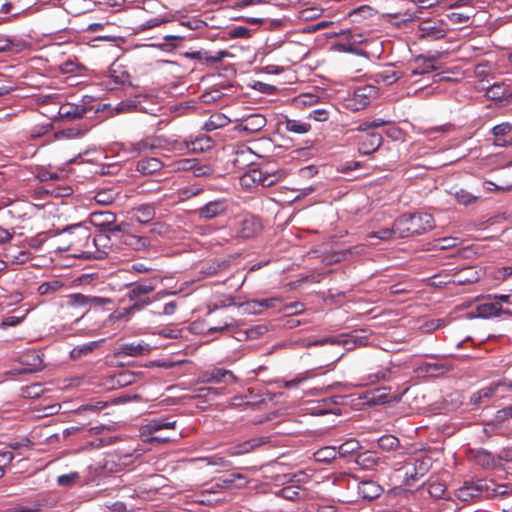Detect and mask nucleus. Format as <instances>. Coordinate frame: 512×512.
<instances>
[{
    "mask_svg": "<svg viewBox=\"0 0 512 512\" xmlns=\"http://www.w3.org/2000/svg\"><path fill=\"white\" fill-rule=\"evenodd\" d=\"M434 226V219L428 213L404 214L395 220V231L401 238L423 234Z\"/></svg>",
    "mask_w": 512,
    "mask_h": 512,
    "instance_id": "1",
    "label": "nucleus"
},
{
    "mask_svg": "<svg viewBox=\"0 0 512 512\" xmlns=\"http://www.w3.org/2000/svg\"><path fill=\"white\" fill-rule=\"evenodd\" d=\"M512 392V380L501 378L489 383V385L479 389L471 396V403L483 404L489 400L502 399Z\"/></svg>",
    "mask_w": 512,
    "mask_h": 512,
    "instance_id": "2",
    "label": "nucleus"
},
{
    "mask_svg": "<svg viewBox=\"0 0 512 512\" xmlns=\"http://www.w3.org/2000/svg\"><path fill=\"white\" fill-rule=\"evenodd\" d=\"M161 281L158 276L142 279L134 283L127 284V297L133 304L145 303V307L151 304L149 294L152 293L157 284Z\"/></svg>",
    "mask_w": 512,
    "mask_h": 512,
    "instance_id": "3",
    "label": "nucleus"
},
{
    "mask_svg": "<svg viewBox=\"0 0 512 512\" xmlns=\"http://www.w3.org/2000/svg\"><path fill=\"white\" fill-rule=\"evenodd\" d=\"M142 454L143 450L141 449H134L127 453H110L103 459L101 468L108 473L120 472L131 466Z\"/></svg>",
    "mask_w": 512,
    "mask_h": 512,
    "instance_id": "4",
    "label": "nucleus"
},
{
    "mask_svg": "<svg viewBox=\"0 0 512 512\" xmlns=\"http://www.w3.org/2000/svg\"><path fill=\"white\" fill-rule=\"evenodd\" d=\"M62 235L66 238L70 247L76 249L90 248L91 233L89 228L82 224H75L65 228L62 231Z\"/></svg>",
    "mask_w": 512,
    "mask_h": 512,
    "instance_id": "5",
    "label": "nucleus"
},
{
    "mask_svg": "<svg viewBox=\"0 0 512 512\" xmlns=\"http://www.w3.org/2000/svg\"><path fill=\"white\" fill-rule=\"evenodd\" d=\"M366 342L362 336L359 335L358 331H354L351 334H344L337 337H327L317 341H314L310 345L322 346L325 344L342 345L347 350L354 349L357 346L364 345Z\"/></svg>",
    "mask_w": 512,
    "mask_h": 512,
    "instance_id": "6",
    "label": "nucleus"
},
{
    "mask_svg": "<svg viewBox=\"0 0 512 512\" xmlns=\"http://www.w3.org/2000/svg\"><path fill=\"white\" fill-rule=\"evenodd\" d=\"M228 202L224 198L207 202L196 210L199 219L210 220L226 213Z\"/></svg>",
    "mask_w": 512,
    "mask_h": 512,
    "instance_id": "7",
    "label": "nucleus"
},
{
    "mask_svg": "<svg viewBox=\"0 0 512 512\" xmlns=\"http://www.w3.org/2000/svg\"><path fill=\"white\" fill-rule=\"evenodd\" d=\"M377 94L378 90L375 86L365 85L358 87L354 90L349 106L354 110L364 109Z\"/></svg>",
    "mask_w": 512,
    "mask_h": 512,
    "instance_id": "8",
    "label": "nucleus"
},
{
    "mask_svg": "<svg viewBox=\"0 0 512 512\" xmlns=\"http://www.w3.org/2000/svg\"><path fill=\"white\" fill-rule=\"evenodd\" d=\"M68 304L72 307H99L111 303V299L99 296H88L81 293H73L67 296Z\"/></svg>",
    "mask_w": 512,
    "mask_h": 512,
    "instance_id": "9",
    "label": "nucleus"
},
{
    "mask_svg": "<svg viewBox=\"0 0 512 512\" xmlns=\"http://www.w3.org/2000/svg\"><path fill=\"white\" fill-rule=\"evenodd\" d=\"M485 487L486 484L483 481L465 482L463 486L457 489L456 496L464 502L482 498L485 497Z\"/></svg>",
    "mask_w": 512,
    "mask_h": 512,
    "instance_id": "10",
    "label": "nucleus"
},
{
    "mask_svg": "<svg viewBox=\"0 0 512 512\" xmlns=\"http://www.w3.org/2000/svg\"><path fill=\"white\" fill-rule=\"evenodd\" d=\"M92 223L99 227L101 231L110 232L115 235L121 231L119 225H115L116 216L111 212H95L92 214Z\"/></svg>",
    "mask_w": 512,
    "mask_h": 512,
    "instance_id": "11",
    "label": "nucleus"
},
{
    "mask_svg": "<svg viewBox=\"0 0 512 512\" xmlns=\"http://www.w3.org/2000/svg\"><path fill=\"white\" fill-rule=\"evenodd\" d=\"M269 441L270 438L267 436L256 437L228 448L226 454L228 456H240L269 443Z\"/></svg>",
    "mask_w": 512,
    "mask_h": 512,
    "instance_id": "12",
    "label": "nucleus"
},
{
    "mask_svg": "<svg viewBox=\"0 0 512 512\" xmlns=\"http://www.w3.org/2000/svg\"><path fill=\"white\" fill-rule=\"evenodd\" d=\"M92 245L95 251L88 250L87 252L92 254L94 258L102 259L109 255L112 250L111 240L106 232L101 231L99 234L92 238Z\"/></svg>",
    "mask_w": 512,
    "mask_h": 512,
    "instance_id": "13",
    "label": "nucleus"
},
{
    "mask_svg": "<svg viewBox=\"0 0 512 512\" xmlns=\"http://www.w3.org/2000/svg\"><path fill=\"white\" fill-rule=\"evenodd\" d=\"M122 147L125 151L131 154V156H137L143 152L148 150H153L155 148L160 147V141L155 137H147L142 139L139 142H129L126 144H122Z\"/></svg>",
    "mask_w": 512,
    "mask_h": 512,
    "instance_id": "14",
    "label": "nucleus"
},
{
    "mask_svg": "<svg viewBox=\"0 0 512 512\" xmlns=\"http://www.w3.org/2000/svg\"><path fill=\"white\" fill-rule=\"evenodd\" d=\"M262 230L260 220L254 215H245L240 223L238 235L241 238H252Z\"/></svg>",
    "mask_w": 512,
    "mask_h": 512,
    "instance_id": "15",
    "label": "nucleus"
},
{
    "mask_svg": "<svg viewBox=\"0 0 512 512\" xmlns=\"http://www.w3.org/2000/svg\"><path fill=\"white\" fill-rule=\"evenodd\" d=\"M266 122V118L262 114H250L240 120L237 129L253 134L265 127Z\"/></svg>",
    "mask_w": 512,
    "mask_h": 512,
    "instance_id": "16",
    "label": "nucleus"
},
{
    "mask_svg": "<svg viewBox=\"0 0 512 512\" xmlns=\"http://www.w3.org/2000/svg\"><path fill=\"white\" fill-rule=\"evenodd\" d=\"M184 144L191 152L203 153L211 150L214 147L215 142L210 136L199 134L195 138L185 139Z\"/></svg>",
    "mask_w": 512,
    "mask_h": 512,
    "instance_id": "17",
    "label": "nucleus"
},
{
    "mask_svg": "<svg viewBox=\"0 0 512 512\" xmlns=\"http://www.w3.org/2000/svg\"><path fill=\"white\" fill-rule=\"evenodd\" d=\"M440 58V54L436 53L434 55H419L415 58V68L412 70L413 75H422L425 73H429L438 69L435 65L436 61Z\"/></svg>",
    "mask_w": 512,
    "mask_h": 512,
    "instance_id": "18",
    "label": "nucleus"
},
{
    "mask_svg": "<svg viewBox=\"0 0 512 512\" xmlns=\"http://www.w3.org/2000/svg\"><path fill=\"white\" fill-rule=\"evenodd\" d=\"M382 141L383 138L379 133L367 132L366 135L360 139L358 150L364 155L371 154L380 148Z\"/></svg>",
    "mask_w": 512,
    "mask_h": 512,
    "instance_id": "19",
    "label": "nucleus"
},
{
    "mask_svg": "<svg viewBox=\"0 0 512 512\" xmlns=\"http://www.w3.org/2000/svg\"><path fill=\"white\" fill-rule=\"evenodd\" d=\"M43 505V501L39 499H23L21 501L11 503L0 512H41Z\"/></svg>",
    "mask_w": 512,
    "mask_h": 512,
    "instance_id": "20",
    "label": "nucleus"
},
{
    "mask_svg": "<svg viewBox=\"0 0 512 512\" xmlns=\"http://www.w3.org/2000/svg\"><path fill=\"white\" fill-rule=\"evenodd\" d=\"M358 494L366 500H373L378 498L382 492V487L372 480H365L358 483Z\"/></svg>",
    "mask_w": 512,
    "mask_h": 512,
    "instance_id": "21",
    "label": "nucleus"
},
{
    "mask_svg": "<svg viewBox=\"0 0 512 512\" xmlns=\"http://www.w3.org/2000/svg\"><path fill=\"white\" fill-rule=\"evenodd\" d=\"M502 307L498 301L488 300L487 302L476 305V315L479 318L489 319L501 316Z\"/></svg>",
    "mask_w": 512,
    "mask_h": 512,
    "instance_id": "22",
    "label": "nucleus"
},
{
    "mask_svg": "<svg viewBox=\"0 0 512 512\" xmlns=\"http://www.w3.org/2000/svg\"><path fill=\"white\" fill-rule=\"evenodd\" d=\"M204 377L205 381L215 383L224 382L226 384H231L237 381V377L233 374L232 371L221 368H216L210 372H207Z\"/></svg>",
    "mask_w": 512,
    "mask_h": 512,
    "instance_id": "23",
    "label": "nucleus"
},
{
    "mask_svg": "<svg viewBox=\"0 0 512 512\" xmlns=\"http://www.w3.org/2000/svg\"><path fill=\"white\" fill-rule=\"evenodd\" d=\"M87 112L86 107L76 104H64L59 108L58 114L61 118L69 120L81 119Z\"/></svg>",
    "mask_w": 512,
    "mask_h": 512,
    "instance_id": "24",
    "label": "nucleus"
},
{
    "mask_svg": "<svg viewBox=\"0 0 512 512\" xmlns=\"http://www.w3.org/2000/svg\"><path fill=\"white\" fill-rule=\"evenodd\" d=\"M175 426H176L175 420L171 421L169 418H164V417L156 418V419L149 421L143 427V435L146 433L153 434L155 432H158V431L164 430V429H174Z\"/></svg>",
    "mask_w": 512,
    "mask_h": 512,
    "instance_id": "25",
    "label": "nucleus"
},
{
    "mask_svg": "<svg viewBox=\"0 0 512 512\" xmlns=\"http://www.w3.org/2000/svg\"><path fill=\"white\" fill-rule=\"evenodd\" d=\"M342 401V396H332L325 398L321 401L318 407L315 408V413L318 415H324L328 413L340 414V410L338 408H333L332 406H337L341 404Z\"/></svg>",
    "mask_w": 512,
    "mask_h": 512,
    "instance_id": "26",
    "label": "nucleus"
},
{
    "mask_svg": "<svg viewBox=\"0 0 512 512\" xmlns=\"http://www.w3.org/2000/svg\"><path fill=\"white\" fill-rule=\"evenodd\" d=\"M420 37L427 40H438L446 36L447 32L442 25L424 24L420 26Z\"/></svg>",
    "mask_w": 512,
    "mask_h": 512,
    "instance_id": "27",
    "label": "nucleus"
},
{
    "mask_svg": "<svg viewBox=\"0 0 512 512\" xmlns=\"http://www.w3.org/2000/svg\"><path fill=\"white\" fill-rule=\"evenodd\" d=\"M26 47L27 44L23 40L0 36V53L7 51L18 53L23 51Z\"/></svg>",
    "mask_w": 512,
    "mask_h": 512,
    "instance_id": "28",
    "label": "nucleus"
},
{
    "mask_svg": "<svg viewBox=\"0 0 512 512\" xmlns=\"http://www.w3.org/2000/svg\"><path fill=\"white\" fill-rule=\"evenodd\" d=\"M162 167V162L157 158H145L137 163V171L143 175L154 174L160 171Z\"/></svg>",
    "mask_w": 512,
    "mask_h": 512,
    "instance_id": "29",
    "label": "nucleus"
},
{
    "mask_svg": "<svg viewBox=\"0 0 512 512\" xmlns=\"http://www.w3.org/2000/svg\"><path fill=\"white\" fill-rule=\"evenodd\" d=\"M151 349L152 347L146 343H127L120 347L121 353L131 357L145 355L149 353Z\"/></svg>",
    "mask_w": 512,
    "mask_h": 512,
    "instance_id": "30",
    "label": "nucleus"
},
{
    "mask_svg": "<svg viewBox=\"0 0 512 512\" xmlns=\"http://www.w3.org/2000/svg\"><path fill=\"white\" fill-rule=\"evenodd\" d=\"M155 217V209L152 205H141L133 210V218L139 223H149Z\"/></svg>",
    "mask_w": 512,
    "mask_h": 512,
    "instance_id": "31",
    "label": "nucleus"
},
{
    "mask_svg": "<svg viewBox=\"0 0 512 512\" xmlns=\"http://www.w3.org/2000/svg\"><path fill=\"white\" fill-rule=\"evenodd\" d=\"M285 129L294 134H306L310 131L311 125L308 122L286 118L283 122Z\"/></svg>",
    "mask_w": 512,
    "mask_h": 512,
    "instance_id": "32",
    "label": "nucleus"
},
{
    "mask_svg": "<svg viewBox=\"0 0 512 512\" xmlns=\"http://www.w3.org/2000/svg\"><path fill=\"white\" fill-rule=\"evenodd\" d=\"M486 96L488 99L503 101L506 104L507 84L494 83L492 86L487 88Z\"/></svg>",
    "mask_w": 512,
    "mask_h": 512,
    "instance_id": "33",
    "label": "nucleus"
},
{
    "mask_svg": "<svg viewBox=\"0 0 512 512\" xmlns=\"http://www.w3.org/2000/svg\"><path fill=\"white\" fill-rule=\"evenodd\" d=\"M475 461L478 465L484 468L499 467L497 457L486 450L477 451V453L475 454Z\"/></svg>",
    "mask_w": 512,
    "mask_h": 512,
    "instance_id": "34",
    "label": "nucleus"
},
{
    "mask_svg": "<svg viewBox=\"0 0 512 512\" xmlns=\"http://www.w3.org/2000/svg\"><path fill=\"white\" fill-rule=\"evenodd\" d=\"M108 77L114 82L116 85L125 84L129 81L128 72L121 66L112 64L109 68Z\"/></svg>",
    "mask_w": 512,
    "mask_h": 512,
    "instance_id": "35",
    "label": "nucleus"
},
{
    "mask_svg": "<svg viewBox=\"0 0 512 512\" xmlns=\"http://www.w3.org/2000/svg\"><path fill=\"white\" fill-rule=\"evenodd\" d=\"M27 357H29V355H27ZM30 357L32 359L27 360L25 359L26 356H23V360L22 362L27 364L29 367L28 368H24V369H20V370H15V374H26V373H33V372H36L38 370H40L43 366V361L42 359L40 358V356L38 354H35V353H32L30 355Z\"/></svg>",
    "mask_w": 512,
    "mask_h": 512,
    "instance_id": "36",
    "label": "nucleus"
},
{
    "mask_svg": "<svg viewBox=\"0 0 512 512\" xmlns=\"http://www.w3.org/2000/svg\"><path fill=\"white\" fill-rule=\"evenodd\" d=\"M361 445L356 439H349L337 447V452L340 457H348L359 451Z\"/></svg>",
    "mask_w": 512,
    "mask_h": 512,
    "instance_id": "37",
    "label": "nucleus"
},
{
    "mask_svg": "<svg viewBox=\"0 0 512 512\" xmlns=\"http://www.w3.org/2000/svg\"><path fill=\"white\" fill-rule=\"evenodd\" d=\"M145 308V303L133 304L130 307L117 310L113 315V319L122 321L129 320V318L136 312Z\"/></svg>",
    "mask_w": 512,
    "mask_h": 512,
    "instance_id": "38",
    "label": "nucleus"
},
{
    "mask_svg": "<svg viewBox=\"0 0 512 512\" xmlns=\"http://www.w3.org/2000/svg\"><path fill=\"white\" fill-rule=\"evenodd\" d=\"M400 78V75L392 68L385 69L375 74V80L378 83L391 85Z\"/></svg>",
    "mask_w": 512,
    "mask_h": 512,
    "instance_id": "39",
    "label": "nucleus"
},
{
    "mask_svg": "<svg viewBox=\"0 0 512 512\" xmlns=\"http://www.w3.org/2000/svg\"><path fill=\"white\" fill-rule=\"evenodd\" d=\"M478 279L479 275L477 272L472 267H468L455 276L454 282L463 285L476 282Z\"/></svg>",
    "mask_w": 512,
    "mask_h": 512,
    "instance_id": "40",
    "label": "nucleus"
},
{
    "mask_svg": "<svg viewBox=\"0 0 512 512\" xmlns=\"http://www.w3.org/2000/svg\"><path fill=\"white\" fill-rule=\"evenodd\" d=\"M229 123V119L223 114H213L210 116L209 120L205 122L204 129L207 131H212L221 127H224Z\"/></svg>",
    "mask_w": 512,
    "mask_h": 512,
    "instance_id": "41",
    "label": "nucleus"
},
{
    "mask_svg": "<svg viewBox=\"0 0 512 512\" xmlns=\"http://www.w3.org/2000/svg\"><path fill=\"white\" fill-rule=\"evenodd\" d=\"M97 345L98 342L96 341L78 345L71 350L70 356L74 360L80 359L82 356L91 353L97 347Z\"/></svg>",
    "mask_w": 512,
    "mask_h": 512,
    "instance_id": "42",
    "label": "nucleus"
},
{
    "mask_svg": "<svg viewBox=\"0 0 512 512\" xmlns=\"http://www.w3.org/2000/svg\"><path fill=\"white\" fill-rule=\"evenodd\" d=\"M338 455L337 448L334 446H327L319 449L314 453V457L319 462H330Z\"/></svg>",
    "mask_w": 512,
    "mask_h": 512,
    "instance_id": "43",
    "label": "nucleus"
},
{
    "mask_svg": "<svg viewBox=\"0 0 512 512\" xmlns=\"http://www.w3.org/2000/svg\"><path fill=\"white\" fill-rule=\"evenodd\" d=\"M124 243L133 247L136 250L143 249L149 245V240L146 237H139L132 234L124 236Z\"/></svg>",
    "mask_w": 512,
    "mask_h": 512,
    "instance_id": "44",
    "label": "nucleus"
},
{
    "mask_svg": "<svg viewBox=\"0 0 512 512\" xmlns=\"http://www.w3.org/2000/svg\"><path fill=\"white\" fill-rule=\"evenodd\" d=\"M431 466V459L428 457H423L421 459H416L413 464H411V469L415 472V475L419 477L424 476Z\"/></svg>",
    "mask_w": 512,
    "mask_h": 512,
    "instance_id": "45",
    "label": "nucleus"
},
{
    "mask_svg": "<svg viewBox=\"0 0 512 512\" xmlns=\"http://www.w3.org/2000/svg\"><path fill=\"white\" fill-rule=\"evenodd\" d=\"M357 463L361 465L365 469H370L378 464V459L376 456L369 451L360 453L357 456Z\"/></svg>",
    "mask_w": 512,
    "mask_h": 512,
    "instance_id": "46",
    "label": "nucleus"
},
{
    "mask_svg": "<svg viewBox=\"0 0 512 512\" xmlns=\"http://www.w3.org/2000/svg\"><path fill=\"white\" fill-rule=\"evenodd\" d=\"M399 444L398 438L393 435H384L378 439V446L383 451H393Z\"/></svg>",
    "mask_w": 512,
    "mask_h": 512,
    "instance_id": "47",
    "label": "nucleus"
},
{
    "mask_svg": "<svg viewBox=\"0 0 512 512\" xmlns=\"http://www.w3.org/2000/svg\"><path fill=\"white\" fill-rule=\"evenodd\" d=\"M391 373L392 370L390 367L381 368L376 373L368 376L366 384H374L381 380H388L390 378Z\"/></svg>",
    "mask_w": 512,
    "mask_h": 512,
    "instance_id": "48",
    "label": "nucleus"
},
{
    "mask_svg": "<svg viewBox=\"0 0 512 512\" xmlns=\"http://www.w3.org/2000/svg\"><path fill=\"white\" fill-rule=\"evenodd\" d=\"M280 495L284 499L295 501L300 499L301 490L298 487L287 486L280 490Z\"/></svg>",
    "mask_w": 512,
    "mask_h": 512,
    "instance_id": "49",
    "label": "nucleus"
},
{
    "mask_svg": "<svg viewBox=\"0 0 512 512\" xmlns=\"http://www.w3.org/2000/svg\"><path fill=\"white\" fill-rule=\"evenodd\" d=\"M394 234H397L395 231V223L392 228L381 229L377 232H371L367 235L368 238H377L383 241L390 240Z\"/></svg>",
    "mask_w": 512,
    "mask_h": 512,
    "instance_id": "50",
    "label": "nucleus"
},
{
    "mask_svg": "<svg viewBox=\"0 0 512 512\" xmlns=\"http://www.w3.org/2000/svg\"><path fill=\"white\" fill-rule=\"evenodd\" d=\"M116 194L113 191H99L96 193L94 199L97 203L102 205H108L113 203L115 200Z\"/></svg>",
    "mask_w": 512,
    "mask_h": 512,
    "instance_id": "51",
    "label": "nucleus"
},
{
    "mask_svg": "<svg viewBox=\"0 0 512 512\" xmlns=\"http://www.w3.org/2000/svg\"><path fill=\"white\" fill-rule=\"evenodd\" d=\"M508 494L506 485H495L490 489L489 486L485 487V497L505 496Z\"/></svg>",
    "mask_w": 512,
    "mask_h": 512,
    "instance_id": "52",
    "label": "nucleus"
},
{
    "mask_svg": "<svg viewBox=\"0 0 512 512\" xmlns=\"http://www.w3.org/2000/svg\"><path fill=\"white\" fill-rule=\"evenodd\" d=\"M196 165V159H180L174 163L175 169L179 171H192Z\"/></svg>",
    "mask_w": 512,
    "mask_h": 512,
    "instance_id": "53",
    "label": "nucleus"
},
{
    "mask_svg": "<svg viewBox=\"0 0 512 512\" xmlns=\"http://www.w3.org/2000/svg\"><path fill=\"white\" fill-rule=\"evenodd\" d=\"M281 178L279 173H268L262 170V187H271Z\"/></svg>",
    "mask_w": 512,
    "mask_h": 512,
    "instance_id": "54",
    "label": "nucleus"
},
{
    "mask_svg": "<svg viewBox=\"0 0 512 512\" xmlns=\"http://www.w3.org/2000/svg\"><path fill=\"white\" fill-rule=\"evenodd\" d=\"M77 479H79V474L77 472H72L58 476L57 483L60 486H71Z\"/></svg>",
    "mask_w": 512,
    "mask_h": 512,
    "instance_id": "55",
    "label": "nucleus"
},
{
    "mask_svg": "<svg viewBox=\"0 0 512 512\" xmlns=\"http://www.w3.org/2000/svg\"><path fill=\"white\" fill-rule=\"evenodd\" d=\"M203 460L206 461V463L208 465H212V466L228 467L231 464L229 460H227L225 457L220 456V455L206 457V458H203Z\"/></svg>",
    "mask_w": 512,
    "mask_h": 512,
    "instance_id": "56",
    "label": "nucleus"
},
{
    "mask_svg": "<svg viewBox=\"0 0 512 512\" xmlns=\"http://www.w3.org/2000/svg\"><path fill=\"white\" fill-rule=\"evenodd\" d=\"M192 172L195 177H207L213 174V169L209 165H199L196 161V165Z\"/></svg>",
    "mask_w": 512,
    "mask_h": 512,
    "instance_id": "57",
    "label": "nucleus"
},
{
    "mask_svg": "<svg viewBox=\"0 0 512 512\" xmlns=\"http://www.w3.org/2000/svg\"><path fill=\"white\" fill-rule=\"evenodd\" d=\"M455 198L459 203L463 205H468L477 199V197L473 196L471 193L465 190L457 191L455 193Z\"/></svg>",
    "mask_w": 512,
    "mask_h": 512,
    "instance_id": "58",
    "label": "nucleus"
},
{
    "mask_svg": "<svg viewBox=\"0 0 512 512\" xmlns=\"http://www.w3.org/2000/svg\"><path fill=\"white\" fill-rule=\"evenodd\" d=\"M481 299L483 300H496L499 302L512 304V291L509 294H494V295H485L482 296Z\"/></svg>",
    "mask_w": 512,
    "mask_h": 512,
    "instance_id": "59",
    "label": "nucleus"
},
{
    "mask_svg": "<svg viewBox=\"0 0 512 512\" xmlns=\"http://www.w3.org/2000/svg\"><path fill=\"white\" fill-rule=\"evenodd\" d=\"M512 130V125L508 122L498 124L492 128V134L496 137L504 136Z\"/></svg>",
    "mask_w": 512,
    "mask_h": 512,
    "instance_id": "60",
    "label": "nucleus"
},
{
    "mask_svg": "<svg viewBox=\"0 0 512 512\" xmlns=\"http://www.w3.org/2000/svg\"><path fill=\"white\" fill-rule=\"evenodd\" d=\"M403 470L405 474V484L408 486L412 485L420 478L418 475H415V472L411 469V464H406L403 467Z\"/></svg>",
    "mask_w": 512,
    "mask_h": 512,
    "instance_id": "61",
    "label": "nucleus"
},
{
    "mask_svg": "<svg viewBox=\"0 0 512 512\" xmlns=\"http://www.w3.org/2000/svg\"><path fill=\"white\" fill-rule=\"evenodd\" d=\"M512 418V406H508L506 408H503L501 410H498L495 414V422L501 423L505 420Z\"/></svg>",
    "mask_w": 512,
    "mask_h": 512,
    "instance_id": "62",
    "label": "nucleus"
},
{
    "mask_svg": "<svg viewBox=\"0 0 512 512\" xmlns=\"http://www.w3.org/2000/svg\"><path fill=\"white\" fill-rule=\"evenodd\" d=\"M231 38H247L250 36V31L246 27L237 26L229 31Z\"/></svg>",
    "mask_w": 512,
    "mask_h": 512,
    "instance_id": "63",
    "label": "nucleus"
},
{
    "mask_svg": "<svg viewBox=\"0 0 512 512\" xmlns=\"http://www.w3.org/2000/svg\"><path fill=\"white\" fill-rule=\"evenodd\" d=\"M445 486L441 483H432L429 486V493L435 498H441L445 493Z\"/></svg>",
    "mask_w": 512,
    "mask_h": 512,
    "instance_id": "64",
    "label": "nucleus"
}]
</instances>
